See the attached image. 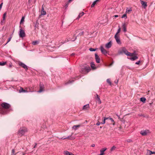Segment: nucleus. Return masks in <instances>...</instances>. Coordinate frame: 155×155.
I'll list each match as a JSON object with an SVG mask.
<instances>
[{
    "instance_id": "nucleus-4",
    "label": "nucleus",
    "mask_w": 155,
    "mask_h": 155,
    "mask_svg": "<svg viewBox=\"0 0 155 155\" xmlns=\"http://www.w3.org/2000/svg\"><path fill=\"white\" fill-rule=\"evenodd\" d=\"M140 134L142 136H145L149 135L150 133L149 130H141L140 132Z\"/></svg>"
},
{
    "instance_id": "nucleus-39",
    "label": "nucleus",
    "mask_w": 155,
    "mask_h": 155,
    "mask_svg": "<svg viewBox=\"0 0 155 155\" xmlns=\"http://www.w3.org/2000/svg\"><path fill=\"white\" fill-rule=\"evenodd\" d=\"M149 152L150 154V155H151L152 154H155V152H152L150 150H149Z\"/></svg>"
},
{
    "instance_id": "nucleus-56",
    "label": "nucleus",
    "mask_w": 155,
    "mask_h": 155,
    "mask_svg": "<svg viewBox=\"0 0 155 155\" xmlns=\"http://www.w3.org/2000/svg\"><path fill=\"white\" fill-rule=\"evenodd\" d=\"M72 1V0H69L68 1V2L69 3H70Z\"/></svg>"
},
{
    "instance_id": "nucleus-8",
    "label": "nucleus",
    "mask_w": 155,
    "mask_h": 155,
    "mask_svg": "<svg viewBox=\"0 0 155 155\" xmlns=\"http://www.w3.org/2000/svg\"><path fill=\"white\" fill-rule=\"evenodd\" d=\"M44 85L42 83H40V89L38 91V92L40 93L41 92L44 91Z\"/></svg>"
},
{
    "instance_id": "nucleus-55",
    "label": "nucleus",
    "mask_w": 155,
    "mask_h": 155,
    "mask_svg": "<svg viewBox=\"0 0 155 155\" xmlns=\"http://www.w3.org/2000/svg\"><path fill=\"white\" fill-rule=\"evenodd\" d=\"M70 41V40H68L67 41H66L64 42L63 43H64L66 42H67V41Z\"/></svg>"
},
{
    "instance_id": "nucleus-44",
    "label": "nucleus",
    "mask_w": 155,
    "mask_h": 155,
    "mask_svg": "<svg viewBox=\"0 0 155 155\" xmlns=\"http://www.w3.org/2000/svg\"><path fill=\"white\" fill-rule=\"evenodd\" d=\"M105 120H105V119H104H104L103 122H102L101 123V124H104L105 123Z\"/></svg>"
},
{
    "instance_id": "nucleus-50",
    "label": "nucleus",
    "mask_w": 155,
    "mask_h": 155,
    "mask_svg": "<svg viewBox=\"0 0 155 155\" xmlns=\"http://www.w3.org/2000/svg\"><path fill=\"white\" fill-rule=\"evenodd\" d=\"M110 118V117H104V119H105V120H109Z\"/></svg>"
},
{
    "instance_id": "nucleus-28",
    "label": "nucleus",
    "mask_w": 155,
    "mask_h": 155,
    "mask_svg": "<svg viewBox=\"0 0 155 155\" xmlns=\"http://www.w3.org/2000/svg\"><path fill=\"white\" fill-rule=\"evenodd\" d=\"M20 92H27L26 90H25L22 87H21L20 89L19 90Z\"/></svg>"
},
{
    "instance_id": "nucleus-41",
    "label": "nucleus",
    "mask_w": 155,
    "mask_h": 155,
    "mask_svg": "<svg viewBox=\"0 0 155 155\" xmlns=\"http://www.w3.org/2000/svg\"><path fill=\"white\" fill-rule=\"evenodd\" d=\"M12 38V37H11L8 38V41H7V42L6 44H5V45L7 44L8 42H9L11 41Z\"/></svg>"
},
{
    "instance_id": "nucleus-53",
    "label": "nucleus",
    "mask_w": 155,
    "mask_h": 155,
    "mask_svg": "<svg viewBox=\"0 0 155 155\" xmlns=\"http://www.w3.org/2000/svg\"><path fill=\"white\" fill-rule=\"evenodd\" d=\"M75 53H72L71 54V55L72 56H74L75 55Z\"/></svg>"
},
{
    "instance_id": "nucleus-19",
    "label": "nucleus",
    "mask_w": 155,
    "mask_h": 155,
    "mask_svg": "<svg viewBox=\"0 0 155 155\" xmlns=\"http://www.w3.org/2000/svg\"><path fill=\"white\" fill-rule=\"evenodd\" d=\"M41 14L42 15H45L46 14V12L44 10V8L43 7H42L41 9Z\"/></svg>"
},
{
    "instance_id": "nucleus-25",
    "label": "nucleus",
    "mask_w": 155,
    "mask_h": 155,
    "mask_svg": "<svg viewBox=\"0 0 155 155\" xmlns=\"http://www.w3.org/2000/svg\"><path fill=\"white\" fill-rule=\"evenodd\" d=\"M91 68L93 69H95L96 68L95 67V65L93 62H91Z\"/></svg>"
},
{
    "instance_id": "nucleus-13",
    "label": "nucleus",
    "mask_w": 155,
    "mask_h": 155,
    "mask_svg": "<svg viewBox=\"0 0 155 155\" xmlns=\"http://www.w3.org/2000/svg\"><path fill=\"white\" fill-rule=\"evenodd\" d=\"M140 2L142 5L144 6L145 8L147 6V3L146 2L142 0H140Z\"/></svg>"
},
{
    "instance_id": "nucleus-34",
    "label": "nucleus",
    "mask_w": 155,
    "mask_h": 155,
    "mask_svg": "<svg viewBox=\"0 0 155 155\" xmlns=\"http://www.w3.org/2000/svg\"><path fill=\"white\" fill-rule=\"evenodd\" d=\"M120 31H121L120 28L119 27V28L118 30L117 31L116 34L115 35H118V34L120 32Z\"/></svg>"
},
{
    "instance_id": "nucleus-31",
    "label": "nucleus",
    "mask_w": 155,
    "mask_h": 155,
    "mask_svg": "<svg viewBox=\"0 0 155 155\" xmlns=\"http://www.w3.org/2000/svg\"><path fill=\"white\" fill-rule=\"evenodd\" d=\"M6 63V62H0V65L1 66H3L5 65Z\"/></svg>"
},
{
    "instance_id": "nucleus-37",
    "label": "nucleus",
    "mask_w": 155,
    "mask_h": 155,
    "mask_svg": "<svg viewBox=\"0 0 155 155\" xmlns=\"http://www.w3.org/2000/svg\"><path fill=\"white\" fill-rule=\"evenodd\" d=\"M121 18H125V19L127 18V15L126 14H124L122 16Z\"/></svg>"
},
{
    "instance_id": "nucleus-23",
    "label": "nucleus",
    "mask_w": 155,
    "mask_h": 155,
    "mask_svg": "<svg viewBox=\"0 0 155 155\" xmlns=\"http://www.w3.org/2000/svg\"><path fill=\"white\" fill-rule=\"evenodd\" d=\"M84 13L83 12L80 13L79 15H78V17L77 18V19H79L80 18L82 17L84 14Z\"/></svg>"
},
{
    "instance_id": "nucleus-10",
    "label": "nucleus",
    "mask_w": 155,
    "mask_h": 155,
    "mask_svg": "<svg viewBox=\"0 0 155 155\" xmlns=\"http://www.w3.org/2000/svg\"><path fill=\"white\" fill-rule=\"evenodd\" d=\"M101 52L104 54H106L107 53V51L103 47L101 46Z\"/></svg>"
},
{
    "instance_id": "nucleus-58",
    "label": "nucleus",
    "mask_w": 155,
    "mask_h": 155,
    "mask_svg": "<svg viewBox=\"0 0 155 155\" xmlns=\"http://www.w3.org/2000/svg\"><path fill=\"white\" fill-rule=\"evenodd\" d=\"M37 143H35V145L34 146V148H35V147H36V145H37Z\"/></svg>"
},
{
    "instance_id": "nucleus-20",
    "label": "nucleus",
    "mask_w": 155,
    "mask_h": 155,
    "mask_svg": "<svg viewBox=\"0 0 155 155\" xmlns=\"http://www.w3.org/2000/svg\"><path fill=\"white\" fill-rule=\"evenodd\" d=\"M89 107V104H87L86 105H84L83 108V110H87Z\"/></svg>"
},
{
    "instance_id": "nucleus-15",
    "label": "nucleus",
    "mask_w": 155,
    "mask_h": 155,
    "mask_svg": "<svg viewBox=\"0 0 155 155\" xmlns=\"http://www.w3.org/2000/svg\"><path fill=\"white\" fill-rule=\"evenodd\" d=\"M90 70H91V69L89 67H85L83 69L84 71L85 72H86L87 73L89 72L90 71Z\"/></svg>"
},
{
    "instance_id": "nucleus-33",
    "label": "nucleus",
    "mask_w": 155,
    "mask_h": 155,
    "mask_svg": "<svg viewBox=\"0 0 155 155\" xmlns=\"http://www.w3.org/2000/svg\"><path fill=\"white\" fill-rule=\"evenodd\" d=\"M38 42L37 41H34L32 42V44L34 45H35L38 44Z\"/></svg>"
},
{
    "instance_id": "nucleus-40",
    "label": "nucleus",
    "mask_w": 155,
    "mask_h": 155,
    "mask_svg": "<svg viewBox=\"0 0 155 155\" xmlns=\"http://www.w3.org/2000/svg\"><path fill=\"white\" fill-rule=\"evenodd\" d=\"M109 120H111V122H114V123H113V125H114L115 123L114 122V120L113 119V118H112L110 117Z\"/></svg>"
},
{
    "instance_id": "nucleus-48",
    "label": "nucleus",
    "mask_w": 155,
    "mask_h": 155,
    "mask_svg": "<svg viewBox=\"0 0 155 155\" xmlns=\"http://www.w3.org/2000/svg\"><path fill=\"white\" fill-rule=\"evenodd\" d=\"M128 142H130L132 141V140L130 139H129L127 140Z\"/></svg>"
},
{
    "instance_id": "nucleus-14",
    "label": "nucleus",
    "mask_w": 155,
    "mask_h": 155,
    "mask_svg": "<svg viewBox=\"0 0 155 155\" xmlns=\"http://www.w3.org/2000/svg\"><path fill=\"white\" fill-rule=\"evenodd\" d=\"M96 100H97L98 104H101V101L100 100V97L97 94H96Z\"/></svg>"
},
{
    "instance_id": "nucleus-29",
    "label": "nucleus",
    "mask_w": 155,
    "mask_h": 155,
    "mask_svg": "<svg viewBox=\"0 0 155 155\" xmlns=\"http://www.w3.org/2000/svg\"><path fill=\"white\" fill-rule=\"evenodd\" d=\"M25 18V17H22L21 18V21H20V24H21L22 23H23V22L24 21V19Z\"/></svg>"
},
{
    "instance_id": "nucleus-30",
    "label": "nucleus",
    "mask_w": 155,
    "mask_h": 155,
    "mask_svg": "<svg viewBox=\"0 0 155 155\" xmlns=\"http://www.w3.org/2000/svg\"><path fill=\"white\" fill-rule=\"evenodd\" d=\"M80 127V125H74V126L72 128L73 129H74L75 130H76V129H75L76 127Z\"/></svg>"
},
{
    "instance_id": "nucleus-17",
    "label": "nucleus",
    "mask_w": 155,
    "mask_h": 155,
    "mask_svg": "<svg viewBox=\"0 0 155 155\" xmlns=\"http://www.w3.org/2000/svg\"><path fill=\"white\" fill-rule=\"evenodd\" d=\"M64 154L65 155H74V154L72 153L69 152L67 151H64Z\"/></svg>"
},
{
    "instance_id": "nucleus-6",
    "label": "nucleus",
    "mask_w": 155,
    "mask_h": 155,
    "mask_svg": "<svg viewBox=\"0 0 155 155\" xmlns=\"http://www.w3.org/2000/svg\"><path fill=\"white\" fill-rule=\"evenodd\" d=\"M18 64L20 66L22 67L24 69H25L26 70H28V68L27 67V66L24 63L21 62H18Z\"/></svg>"
},
{
    "instance_id": "nucleus-16",
    "label": "nucleus",
    "mask_w": 155,
    "mask_h": 155,
    "mask_svg": "<svg viewBox=\"0 0 155 155\" xmlns=\"http://www.w3.org/2000/svg\"><path fill=\"white\" fill-rule=\"evenodd\" d=\"M78 31V30H77L74 33L73 36L74 37H75V38H72L71 39V40L72 41H74L76 39L77 37L76 36H75V35H76L77 33V31Z\"/></svg>"
},
{
    "instance_id": "nucleus-27",
    "label": "nucleus",
    "mask_w": 155,
    "mask_h": 155,
    "mask_svg": "<svg viewBox=\"0 0 155 155\" xmlns=\"http://www.w3.org/2000/svg\"><path fill=\"white\" fill-rule=\"evenodd\" d=\"M98 0H96L95 1H94L91 5V7H94L95 5L96 4L97 2L98 1Z\"/></svg>"
},
{
    "instance_id": "nucleus-51",
    "label": "nucleus",
    "mask_w": 155,
    "mask_h": 155,
    "mask_svg": "<svg viewBox=\"0 0 155 155\" xmlns=\"http://www.w3.org/2000/svg\"><path fill=\"white\" fill-rule=\"evenodd\" d=\"M131 9H128V10H127V12H130V11H131Z\"/></svg>"
},
{
    "instance_id": "nucleus-35",
    "label": "nucleus",
    "mask_w": 155,
    "mask_h": 155,
    "mask_svg": "<svg viewBox=\"0 0 155 155\" xmlns=\"http://www.w3.org/2000/svg\"><path fill=\"white\" fill-rule=\"evenodd\" d=\"M116 147H115V146H113L111 148L110 151H113L114 150H115V149H116Z\"/></svg>"
},
{
    "instance_id": "nucleus-59",
    "label": "nucleus",
    "mask_w": 155,
    "mask_h": 155,
    "mask_svg": "<svg viewBox=\"0 0 155 155\" xmlns=\"http://www.w3.org/2000/svg\"><path fill=\"white\" fill-rule=\"evenodd\" d=\"M25 153H21L22 155H25Z\"/></svg>"
},
{
    "instance_id": "nucleus-7",
    "label": "nucleus",
    "mask_w": 155,
    "mask_h": 155,
    "mask_svg": "<svg viewBox=\"0 0 155 155\" xmlns=\"http://www.w3.org/2000/svg\"><path fill=\"white\" fill-rule=\"evenodd\" d=\"M114 38L116 40L118 44H121L119 35H115L114 36Z\"/></svg>"
},
{
    "instance_id": "nucleus-42",
    "label": "nucleus",
    "mask_w": 155,
    "mask_h": 155,
    "mask_svg": "<svg viewBox=\"0 0 155 155\" xmlns=\"http://www.w3.org/2000/svg\"><path fill=\"white\" fill-rule=\"evenodd\" d=\"M6 13H5L3 15V20H4L5 19V17H6Z\"/></svg>"
},
{
    "instance_id": "nucleus-9",
    "label": "nucleus",
    "mask_w": 155,
    "mask_h": 155,
    "mask_svg": "<svg viewBox=\"0 0 155 155\" xmlns=\"http://www.w3.org/2000/svg\"><path fill=\"white\" fill-rule=\"evenodd\" d=\"M95 57L96 62L97 63H99L100 62V59L97 54H95Z\"/></svg>"
},
{
    "instance_id": "nucleus-24",
    "label": "nucleus",
    "mask_w": 155,
    "mask_h": 155,
    "mask_svg": "<svg viewBox=\"0 0 155 155\" xmlns=\"http://www.w3.org/2000/svg\"><path fill=\"white\" fill-rule=\"evenodd\" d=\"M135 52L130 53L129 52V53H128L127 56H133L134 55H135Z\"/></svg>"
},
{
    "instance_id": "nucleus-52",
    "label": "nucleus",
    "mask_w": 155,
    "mask_h": 155,
    "mask_svg": "<svg viewBox=\"0 0 155 155\" xmlns=\"http://www.w3.org/2000/svg\"><path fill=\"white\" fill-rule=\"evenodd\" d=\"M95 146V144H92L91 145V147H94Z\"/></svg>"
},
{
    "instance_id": "nucleus-43",
    "label": "nucleus",
    "mask_w": 155,
    "mask_h": 155,
    "mask_svg": "<svg viewBox=\"0 0 155 155\" xmlns=\"http://www.w3.org/2000/svg\"><path fill=\"white\" fill-rule=\"evenodd\" d=\"M84 31H82V32H80L79 33V34H78V35H83L84 34Z\"/></svg>"
},
{
    "instance_id": "nucleus-5",
    "label": "nucleus",
    "mask_w": 155,
    "mask_h": 155,
    "mask_svg": "<svg viewBox=\"0 0 155 155\" xmlns=\"http://www.w3.org/2000/svg\"><path fill=\"white\" fill-rule=\"evenodd\" d=\"M20 30L19 32V36L20 37L23 38L25 36V31L22 29L21 27L20 26Z\"/></svg>"
},
{
    "instance_id": "nucleus-45",
    "label": "nucleus",
    "mask_w": 155,
    "mask_h": 155,
    "mask_svg": "<svg viewBox=\"0 0 155 155\" xmlns=\"http://www.w3.org/2000/svg\"><path fill=\"white\" fill-rule=\"evenodd\" d=\"M101 124L99 121H98L96 124V125L97 126H99L100 125V124Z\"/></svg>"
},
{
    "instance_id": "nucleus-3",
    "label": "nucleus",
    "mask_w": 155,
    "mask_h": 155,
    "mask_svg": "<svg viewBox=\"0 0 155 155\" xmlns=\"http://www.w3.org/2000/svg\"><path fill=\"white\" fill-rule=\"evenodd\" d=\"M128 53L129 52L124 47L122 48L118 52V54H122L124 53L127 56Z\"/></svg>"
},
{
    "instance_id": "nucleus-49",
    "label": "nucleus",
    "mask_w": 155,
    "mask_h": 155,
    "mask_svg": "<svg viewBox=\"0 0 155 155\" xmlns=\"http://www.w3.org/2000/svg\"><path fill=\"white\" fill-rule=\"evenodd\" d=\"M73 81H69L68 82V83H67V84H69V83H72V82H73Z\"/></svg>"
},
{
    "instance_id": "nucleus-26",
    "label": "nucleus",
    "mask_w": 155,
    "mask_h": 155,
    "mask_svg": "<svg viewBox=\"0 0 155 155\" xmlns=\"http://www.w3.org/2000/svg\"><path fill=\"white\" fill-rule=\"evenodd\" d=\"M140 101L142 102L143 103L145 102L146 101V99L145 97H142L140 98Z\"/></svg>"
},
{
    "instance_id": "nucleus-11",
    "label": "nucleus",
    "mask_w": 155,
    "mask_h": 155,
    "mask_svg": "<svg viewBox=\"0 0 155 155\" xmlns=\"http://www.w3.org/2000/svg\"><path fill=\"white\" fill-rule=\"evenodd\" d=\"M112 45V42L110 41L107 43L105 45V47L107 48H109L111 47Z\"/></svg>"
},
{
    "instance_id": "nucleus-60",
    "label": "nucleus",
    "mask_w": 155,
    "mask_h": 155,
    "mask_svg": "<svg viewBox=\"0 0 155 155\" xmlns=\"http://www.w3.org/2000/svg\"><path fill=\"white\" fill-rule=\"evenodd\" d=\"M12 67V65H10L9 66V68H11V67Z\"/></svg>"
},
{
    "instance_id": "nucleus-54",
    "label": "nucleus",
    "mask_w": 155,
    "mask_h": 155,
    "mask_svg": "<svg viewBox=\"0 0 155 155\" xmlns=\"http://www.w3.org/2000/svg\"><path fill=\"white\" fill-rule=\"evenodd\" d=\"M113 62L111 64H110L109 66H111L113 64Z\"/></svg>"
},
{
    "instance_id": "nucleus-18",
    "label": "nucleus",
    "mask_w": 155,
    "mask_h": 155,
    "mask_svg": "<svg viewBox=\"0 0 155 155\" xmlns=\"http://www.w3.org/2000/svg\"><path fill=\"white\" fill-rule=\"evenodd\" d=\"M138 57L136 56H133L132 57L130 58V59L132 61H134L137 59H138Z\"/></svg>"
},
{
    "instance_id": "nucleus-1",
    "label": "nucleus",
    "mask_w": 155,
    "mask_h": 155,
    "mask_svg": "<svg viewBox=\"0 0 155 155\" xmlns=\"http://www.w3.org/2000/svg\"><path fill=\"white\" fill-rule=\"evenodd\" d=\"M2 108L0 109V112L2 114H6L10 111V105L7 103L3 102L1 104Z\"/></svg>"
},
{
    "instance_id": "nucleus-22",
    "label": "nucleus",
    "mask_w": 155,
    "mask_h": 155,
    "mask_svg": "<svg viewBox=\"0 0 155 155\" xmlns=\"http://www.w3.org/2000/svg\"><path fill=\"white\" fill-rule=\"evenodd\" d=\"M122 27L123 31L124 32H126L127 31V29L125 24H124L123 25Z\"/></svg>"
},
{
    "instance_id": "nucleus-12",
    "label": "nucleus",
    "mask_w": 155,
    "mask_h": 155,
    "mask_svg": "<svg viewBox=\"0 0 155 155\" xmlns=\"http://www.w3.org/2000/svg\"><path fill=\"white\" fill-rule=\"evenodd\" d=\"M107 150V148H104L101 149L100 150V154L99 155H104V152Z\"/></svg>"
},
{
    "instance_id": "nucleus-47",
    "label": "nucleus",
    "mask_w": 155,
    "mask_h": 155,
    "mask_svg": "<svg viewBox=\"0 0 155 155\" xmlns=\"http://www.w3.org/2000/svg\"><path fill=\"white\" fill-rule=\"evenodd\" d=\"M140 61H138L137 62H136L135 63V64H139L140 63Z\"/></svg>"
},
{
    "instance_id": "nucleus-38",
    "label": "nucleus",
    "mask_w": 155,
    "mask_h": 155,
    "mask_svg": "<svg viewBox=\"0 0 155 155\" xmlns=\"http://www.w3.org/2000/svg\"><path fill=\"white\" fill-rule=\"evenodd\" d=\"M107 82L110 85L111 84V83L110 81V79H108L107 80Z\"/></svg>"
},
{
    "instance_id": "nucleus-46",
    "label": "nucleus",
    "mask_w": 155,
    "mask_h": 155,
    "mask_svg": "<svg viewBox=\"0 0 155 155\" xmlns=\"http://www.w3.org/2000/svg\"><path fill=\"white\" fill-rule=\"evenodd\" d=\"M2 5H3V3H1L0 4V10L1 9V8H2Z\"/></svg>"
},
{
    "instance_id": "nucleus-2",
    "label": "nucleus",
    "mask_w": 155,
    "mask_h": 155,
    "mask_svg": "<svg viewBox=\"0 0 155 155\" xmlns=\"http://www.w3.org/2000/svg\"><path fill=\"white\" fill-rule=\"evenodd\" d=\"M27 131V130L26 127L21 128L18 132V134L19 136H22L24 135Z\"/></svg>"
},
{
    "instance_id": "nucleus-32",
    "label": "nucleus",
    "mask_w": 155,
    "mask_h": 155,
    "mask_svg": "<svg viewBox=\"0 0 155 155\" xmlns=\"http://www.w3.org/2000/svg\"><path fill=\"white\" fill-rule=\"evenodd\" d=\"M16 153H15V150L14 149H13L12 150L11 155H16Z\"/></svg>"
},
{
    "instance_id": "nucleus-36",
    "label": "nucleus",
    "mask_w": 155,
    "mask_h": 155,
    "mask_svg": "<svg viewBox=\"0 0 155 155\" xmlns=\"http://www.w3.org/2000/svg\"><path fill=\"white\" fill-rule=\"evenodd\" d=\"M96 49H97L96 48L94 49L93 48H89V50L91 51H96Z\"/></svg>"
},
{
    "instance_id": "nucleus-57",
    "label": "nucleus",
    "mask_w": 155,
    "mask_h": 155,
    "mask_svg": "<svg viewBox=\"0 0 155 155\" xmlns=\"http://www.w3.org/2000/svg\"><path fill=\"white\" fill-rule=\"evenodd\" d=\"M114 16L115 17H118V15H115Z\"/></svg>"
},
{
    "instance_id": "nucleus-21",
    "label": "nucleus",
    "mask_w": 155,
    "mask_h": 155,
    "mask_svg": "<svg viewBox=\"0 0 155 155\" xmlns=\"http://www.w3.org/2000/svg\"><path fill=\"white\" fill-rule=\"evenodd\" d=\"M62 138L63 139H71V140H72V139H74V137H71V136H68L67 137H66L64 138V137H63Z\"/></svg>"
}]
</instances>
